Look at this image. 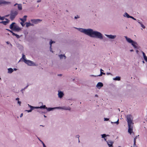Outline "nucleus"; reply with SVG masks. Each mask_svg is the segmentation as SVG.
I'll return each mask as SVG.
<instances>
[{
  "label": "nucleus",
  "instance_id": "nucleus-63",
  "mask_svg": "<svg viewBox=\"0 0 147 147\" xmlns=\"http://www.w3.org/2000/svg\"><path fill=\"white\" fill-rule=\"evenodd\" d=\"M58 76H62V74H58Z\"/></svg>",
  "mask_w": 147,
  "mask_h": 147
},
{
  "label": "nucleus",
  "instance_id": "nucleus-49",
  "mask_svg": "<svg viewBox=\"0 0 147 147\" xmlns=\"http://www.w3.org/2000/svg\"><path fill=\"white\" fill-rule=\"evenodd\" d=\"M18 104H19L20 105L21 102H20V101H18Z\"/></svg>",
  "mask_w": 147,
  "mask_h": 147
},
{
  "label": "nucleus",
  "instance_id": "nucleus-58",
  "mask_svg": "<svg viewBox=\"0 0 147 147\" xmlns=\"http://www.w3.org/2000/svg\"><path fill=\"white\" fill-rule=\"evenodd\" d=\"M41 1L40 0H38L37 1V2L38 3H39V2H40Z\"/></svg>",
  "mask_w": 147,
  "mask_h": 147
},
{
  "label": "nucleus",
  "instance_id": "nucleus-51",
  "mask_svg": "<svg viewBox=\"0 0 147 147\" xmlns=\"http://www.w3.org/2000/svg\"><path fill=\"white\" fill-rule=\"evenodd\" d=\"M136 143H134L133 146L134 147H135L136 146Z\"/></svg>",
  "mask_w": 147,
  "mask_h": 147
},
{
  "label": "nucleus",
  "instance_id": "nucleus-61",
  "mask_svg": "<svg viewBox=\"0 0 147 147\" xmlns=\"http://www.w3.org/2000/svg\"><path fill=\"white\" fill-rule=\"evenodd\" d=\"M42 144H43V146H44L45 145V144L43 142H42Z\"/></svg>",
  "mask_w": 147,
  "mask_h": 147
},
{
  "label": "nucleus",
  "instance_id": "nucleus-4",
  "mask_svg": "<svg viewBox=\"0 0 147 147\" xmlns=\"http://www.w3.org/2000/svg\"><path fill=\"white\" fill-rule=\"evenodd\" d=\"M18 14V12L17 11L12 10L11 11L10 14L7 15L6 17L10 16V18L12 21L15 18Z\"/></svg>",
  "mask_w": 147,
  "mask_h": 147
},
{
  "label": "nucleus",
  "instance_id": "nucleus-27",
  "mask_svg": "<svg viewBox=\"0 0 147 147\" xmlns=\"http://www.w3.org/2000/svg\"><path fill=\"white\" fill-rule=\"evenodd\" d=\"M119 119H118L117 121L115 122H113L111 121V123H116L117 125H118L119 123Z\"/></svg>",
  "mask_w": 147,
  "mask_h": 147
},
{
  "label": "nucleus",
  "instance_id": "nucleus-56",
  "mask_svg": "<svg viewBox=\"0 0 147 147\" xmlns=\"http://www.w3.org/2000/svg\"><path fill=\"white\" fill-rule=\"evenodd\" d=\"M95 97H98V95L97 94L95 95Z\"/></svg>",
  "mask_w": 147,
  "mask_h": 147
},
{
  "label": "nucleus",
  "instance_id": "nucleus-10",
  "mask_svg": "<svg viewBox=\"0 0 147 147\" xmlns=\"http://www.w3.org/2000/svg\"><path fill=\"white\" fill-rule=\"evenodd\" d=\"M28 106L30 108V110H26V111H27L28 112H31L32 111V110H33L35 109H36V107H34L32 106L29 104H28Z\"/></svg>",
  "mask_w": 147,
  "mask_h": 147
},
{
  "label": "nucleus",
  "instance_id": "nucleus-39",
  "mask_svg": "<svg viewBox=\"0 0 147 147\" xmlns=\"http://www.w3.org/2000/svg\"><path fill=\"white\" fill-rule=\"evenodd\" d=\"M130 18H131L134 20H136V18H134V17H133L132 16H130Z\"/></svg>",
  "mask_w": 147,
  "mask_h": 147
},
{
  "label": "nucleus",
  "instance_id": "nucleus-32",
  "mask_svg": "<svg viewBox=\"0 0 147 147\" xmlns=\"http://www.w3.org/2000/svg\"><path fill=\"white\" fill-rule=\"evenodd\" d=\"M141 27L143 29H144L145 28V26L142 24V22L140 24Z\"/></svg>",
  "mask_w": 147,
  "mask_h": 147
},
{
  "label": "nucleus",
  "instance_id": "nucleus-33",
  "mask_svg": "<svg viewBox=\"0 0 147 147\" xmlns=\"http://www.w3.org/2000/svg\"><path fill=\"white\" fill-rule=\"evenodd\" d=\"M22 58L23 59H24V60H26V57H25V55H24L23 54L22 55Z\"/></svg>",
  "mask_w": 147,
  "mask_h": 147
},
{
  "label": "nucleus",
  "instance_id": "nucleus-19",
  "mask_svg": "<svg viewBox=\"0 0 147 147\" xmlns=\"http://www.w3.org/2000/svg\"><path fill=\"white\" fill-rule=\"evenodd\" d=\"M26 27H28L30 26H33L34 25L30 23V22H26Z\"/></svg>",
  "mask_w": 147,
  "mask_h": 147
},
{
  "label": "nucleus",
  "instance_id": "nucleus-2",
  "mask_svg": "<svg viewBox=\"0 0 147 147\" xmlns=\"http://www.w3.org/2000/svg\"><path fill=\"white\" fill-rule=\"evenodd\" d=\"M127 119L128 126V132L131 134L132 132L133 129V117L130 115H128L127 116Z\"/></svg>",
  "mask_w": 147,
  "mask_h": 147
},
{
  "label": "nucleus",
  "instance_id": "nucleus-17",
  "mask_svg": "<svg viewBox=\"0 0 147 147\" xmlns=\"http://www.w3.org/2000/svg\"><path fill=\"white\" fill-rule=\"evenodd\" d=\"M15 24H16V23L15 22H13L10 25L9 28L11 29H13L14 28V26L16 25H15Z\"/></svg>",
  "mask_w": 147,
  "mask_h": 147
},
{
  "label": "nucleus",
  "instance_id": "nucleus-60",
  "mask_svg": "<svg viewBox=\"0 0 147 147\" xmlns=\"http://www.w3.org/2000/svg\"><path fill=\"white\" fill-rule=\"evenodd\" d=\"M42 144H43V146H44L45 145V144L43 142H42Z\"/></svg>",
  "mask_w": 147,
  "mask_h": 147
},
{
  "label": "nucleus",
  "instance_id": "nucleus-7",
  "mask_svg": "<svg viewBox=\"0 0 147 147\" xmlns=\"http://www.w3.org/2000/svg\"><path fill=\"white\" fill-rule=\"evenodd\" d=\"M42 21V20L39 19H31V22L34 24H37L38 23Z\"/></svg>",
  "mask_w": 147,
  "mask_h": 147
},
{
  "label": "nucleus",
  "instance_id": "nucleus-50",
  "mask_svg": "<svg viewBox=\"0 0 147 147\" xmlns=\"http://www.w3.org/2000/svg\"><path fill=\"white\" fill-rule=\"evenodd\" d=\"M16 100L19 101V98H16Z\"/></svg>",
  "mask_w": 147,
  "mask_h": 147
},
{
  "label": "nucleus",
  "instance_id": "nucleus-47",
  "mask_svg": "<svg viewBox=\"0 0 147 147\" xmlns=\"http://www.w3.org/2000/svg\"><path fill=\"white\" fill-rule=\"evenodd\" d=\"M136 52L137 54H138L139 51L138 50H137L136 51Z\"/></svg>",
  "mask_w": 147,
  "mask_h": 147
},
{
  "label": "nucleus",
  "instance_id": "nucleus-21",
  "mask_svg": "<svg viewBox=\"0 0 147 147\" xmlns=\"http://www.w3.org/2000/svg\"><path fill=\"white\" fill-rule=\"evenodd\" d=\"M113 80H114L119 81L121 80V78L119 76H116L115 78H113Z\"/></svg>",
  "mask_w": 147,
  "mask_h": 147
},
{
  "label": "nucleus",
  "instance_id": "nucleus-1",
  "mask_svg": "<svg viewBox=\"0 0 147 147\" xmlns=\"http://www.w3.org/2000/svg\"><path fill=\"white\" fill-rule=\"evenodd\" d=\"M81 32L83 33L90 37L102 39L103 38L102 34L100 32L94 30L91 28L85 29L81 28H75Z\"/></svg>",
  "mask_w": 147,
  "mask_h": 147
},
{
  "label": "nucleus",
  "instance_id": "nucleus-38",
  "mask_svg": "<svg viewBox=\"0 0 147 147\" xmlns=\"http://www.w3.org/2000/svg\"><path fill=\"white\" fill-rule=\"evenodd\" d=\"M15 36L18 38H20V36L19 35H18V34H16V36Z\"/></svg>",
  "mask_w": 147,
  "mask_h": 147
},
{
  "label": "nucleus",
  "instance_id": "nucleus-16",
  "mask_svg": "<svg viewBox=\"0 0 147 147\" xmlns=\"http://www.w3.org/2000/svg\"><path fill=\"white\" fill-rule=\"evenodd\" d=\"M142 53L144 59L145 61L147 63V57L146 56L145 53L142 51H141Z\"/></svg>",
  "mask_w": 147,
  "mask_h": 147
},
{
  "label": "nucleus",
  "instance_id": "nucleus-48",
  "mask_svg": "<svg viewBox=\"0 0 147 147\" xmlns=\"http://www.w3.org/2000/svg\"><path fill=\"white\" fill-rule=\"evenodd\" d=\"M6 30H7L9 31H10L11 32V31H11V30H10L8 29H6Z\"/></svg>",
  "mask_w": 147,
  "mask_h": 147
},
{
  "label": "nucleus",
  "instance_id": "nucleus-35",
  "mask_svg": "<svg viewBox=\"0 0 147 147\" xmlns=\"http://www.w3.org/2000/svg\"><path fill=\"white\" fill-rule=\"evenodd\" d=\"M71 109V108L69 107H67L66 108L65 107V110H70Z\"/></svg>",
  "mask_w": 147,
  "mask_h": 147
},
{
  "label": "nucleus",
  "instance_id": "nucleus-31",
  "mask_svg": "<svg viewBox=\"0 0 147 147\" xmlns=\"http://www.w3.org/2000/svg\"><path fill=\"white\" fill-rule=\"evenodd\" d=\"M55 43V42L53 41H52V40H51L50 42V45H52V43Z\"/></svg>",
  "mask_w": 147,
  "mask_h": 147
},
{
  "label": "nucleus",
  "instance_id": "nucleus-52",
  "mask_svg": "<svg viewBox=\"0 0 147 147\" xmlns=\"http://www.w3.org/2000/svg\"><path fill=\"white\" fill-rule=\"evenodd\" d=\"M134 143H136V140H135V139H134Z\"/></svg>",
  "mask_w": 147,
  "mask_h": 147
},
{
  "label": "nucleus",
  "instance_id": "nucleus-29",
  "mask_svg": "<svg viewBox=\"0 0 147 147\" xmlns=\"http://www.w3.org/2000/svg\"><path fill=\"white\" fill-rule=\"evenodd\" d=\"M28 85L27 86H26V87H25L24 88L22 89L21 91L22 92V93L23 94V91L25 89L27 88L28 87Z\"/></svg>",
  "mask_w": 147,
  "mask_h": 147
},
{
  "label": "nucleus",
  "instance_id": "nucleus-8",
  "mask_svg": "<svg viewBox=\"0 0 147 147\" xmlns=\"http://www.w3.org/2000/svg\"><path fill=\"white\" fill-rule=\"evenodd\" d=\"M107 143L109 147H113L114 142L111 140H108L107 142Z\"/></svg>",
  "mask_w": 147,
  "mask_h": 147
},
{
  "label": "nucleus",
  "instance_id": "nucleus-36",
  "mask_svg": "<svg viewBox=\"0 0 147 147\" xmlns=\"http://www.w3.org/2000/svg\"><path fill=\"white\" fill-rule=\"evenodd\" d=\"M50 51L52 53H53V51L52 50V45H50Z\"/></svg>",
  "mask_w": 147,
  "mask_h": 147
},
{
  "label": "nucleus",
  "instance_id": "nucleus-43",
  "mask_svg": "<svg viewBox=\"0 0 147 147\" xmlns=\"http://www.w3.org/2000/svg\"><path fill=\"white\" fill-rule=\"evenodd\" d=\"M137 22L139 23V24H140L141 23H142V22H140L139 20H137Z\"/></svg>",
  "mask_w": 147,
  "mask_h": 147
},
{
  "label": "nucleus",
  "instance_id": "nucleus-30",
  "mask_svg": "<svg viewBox=\"0 0 147 147\" xmlns=\"http://www.w3.org/2000/svg\"><path fill=\"white\" fill-rule=\"evenodd\" d=\"M101 136L102 138H106L107 137L106 135L105 134H102V135H101Z\"/></svg>",
  "mask_w": 147,
  "mask_h": 147
},
{
  "label": "nucleus",
  "instance_id": "nucleus-18",
  "mask_svg": "<svg viewBox=\"0 0 147 147\" xmlns=\"http://www.w3.org/2000/svg\"><path fill=\"white\" fill-rule=\"evenodd\" d=\"M123 17H126L127 18H129L130 17V16L128 13H127L126 12H125L124 14H123Z\"/></svg>",
  "mask_w": 147,
  "mask_h": 147
},
{
  "label": "nucleus",
  "instance_id": "nucleus-13",
  "mask_svg": "<svg viewBox=\"0 0 147 147\" xmlns=\"http://www.w3.org/2000/svg\"><path fill=\"white\" fill-rule=\"evenodd\" d=\"M58 95L59 97L60 98H62L64 95L63 92L59 91H58Z\"/></svg>",
  "mask_w": 147,
  "mask_h": 147
},
{
  "label": "nucleus",
  "instance_id": "nucleus-55",
  "mask_svg": "<svg viewBox=\"0 0 147 147\" xmlns=\"http://www.w3.org/2000/svg\"><path fill=\"white\" fill-rule=\"evenodd\" d=\"M91 76H93V77H96V76H94V75H91Z\"/></svg>",
  "mask_w": 147,
  "mask_h": 147
},
{
  "label": "nucleus",
  "instance_id": "nucleus-11",
  "mask_svg": "<svg viewBox=\"0 0 147 147\" xmlns=\"http://www.w3.org/2000/svg\"><path fill=\"white\" fill-rule=\"evenodd\" d=\"M103 84L101 82H99L96 85V87L100 89V88L103 86Z\"/></svg>",
  "mask_w": 147,
  "mask_h": 147
},
{
  "label": "nucleus",
  "instance_id": "nucleus-40",
  "mask_svg": "<svg viewBox=\"0 0 147 147\" xmlns=\"http://www.w3.org/2000/svg\"><path fill=\"white\" fill-rule=\"evenodd\" d=\"M104 119L105 121H108L109 119V118H105Z\"/></svg>",
  "mask_w": 147,
  "mask_h": 147
},
{
  "label": "nucleus",
  "instance_id": "nucleus-24",
  "mask_svg": "<svg viewBox=\"0 0 147 147\" xmlns=\"http://www.w3.org/2000/svg\"><path fill=\"white\" fill-rule=\"evenodd\" d=\"M18 8L19 10H21L22 9V5L21 4H18Z\"/></svg>",
  "mask_w": 147,
  "mask_h": 147
},
{
  "label": "nucleus",
  "instance_id": "nucleus-62",
  "mask_svg": "<svg viewBox=\"0 0 147 147\" xmlns=\"http://www.w3.org/2000/svg\"><path fill=\"white\" fill-rule=\"evenodd\" d=\"M18 4V3H16L14 5V6H15L16 5Z\"/></svg>",
  "mask_w": 147,
  "mask_h": 147
},
{
  "label": "nucleus",
  "instance_id": "nucleus-9",
  "mask_svg": "<svg viewBox=\"0 0 147 147\" xmlns=\"http://www.w3.org/2000/svg\"><path fill=\"white\" fill-rule=\"evenodd\" d=\"M13 30H14L18 32L21 30V29L18 26L16 25L14 26V28Z\"/></svg>",
  "mask_w": 147,
  "mask_h": 147
},
{
  "label": "nucleus",
  "instance_id": "nucleus-23",
  "mask_svg": "<svg viewBox=\"0 0 147 147\" xmlns=\"http://www.w3.org/2000/svg\"><path fill=\"white\" fill-rule=\"evenodd\" d=\"M100 75H98V76H101L102 75V74H103V75H105V73H104V72H103L102 71H103V70L102 69H100Z\"/></svg>",
  "mask_w": 147,
  "mask_h": 147
},
{
  "label": "nucleus",
  "instance_id": "nucleus-20",
  "mask_svg": "<svg viewBox=\"0 0 147 147\" xmlns=\"http://www.w3.org/2000/svg\"><path fill=\"white\" fill-rule=\"evenodd\" d=\"M36 109H46L47 107H46V106L45 105H42V106H41L40 107H36Z\"/></svg>",
  "mask_w": 147,
  "mask_h": 147
},
{
  "label": "nucleus",
  "instance_id": "nucleus-45",
  "mask_svg": "<svg viewBox=\"0 0 147 147\" xmlns=\"http://www.w3.org/2000/svg\"><path fill=\"white\" fill-rule=\"evenodd\" d=\"M139 136V135H138V136H136V137L134 138V139H135V140H136V139H137V138H138V136Z\"/></svg>",
  "mask_w": 147,
  "mask_h": 147
},
{
  "label": "nucleus",
  "instance_id": "nucleus-44",
  "mask_svg": "<svg viewBox=\"0 0 147 147\" xmlns=\"http://www.w3.org/2000/svg\"><path fill=\"white\" fill-rule=\"evenodd\" d=\"M104 140L107 143V138H104Z\"/></svg>",
  "mask_w": 147,
  "mask_h": 147
},
{
  "label": "nucleus",
  "instance_id": "nucleus-59",
  "mask_svg": "<svg viewBox=\"0 0 147 147\" xmlns=\"http://www.w3.org/2000/svg\"><path fill=\"white\" fill-rule=\"evenodd\" d=\"M130 51L131 52H133L134 51V50L133 49H131V50H130Z\"/></svg>",
  "mask_w": 147,
  "mask_h": 147
},
{
  "label": "nucleus",
  "instance_id": "nucleus-34",
  "mask_svg": "<svg viewBox=\"0 0 147 147\" xmlns=\"http://www.w3.org/2000/svg\"><path fill=\"white\" fill-rule=\"evenodd\" d=\"M80 18V16H79L77 15L76 16H75L74 17V18L76 19L79 18Z\"/></svg>",
  "mask_w": 147,
  "mask_h": 147
},
{
  "label": "nucleus",
  "instance_id": "nucleus-41",
  "mask_svg": "<svg viewBox=\"0 0 147 147\" xmlns=\"http://www.w3.org/2000/svg\"><path fill=\"white\" fill-rule=\"evenodd\" d=\"M4 19V18L3 17H1L0 16V20H3Z\"/></svg>",
  "mask_w": 147,
  "mask_h": 147
},
{
  "label": "nucleus",
  "instance_id": "nucleus-12",
  "mask_svg": "<svg viewBox=\"0 0 147 147\" xmlns=\"http://www.w3.org/2000/svg\"><path fill=\"white\" fill-rule=\"evenodd\" d=\"M10 2L8 1H6L4 0H0V5L1 4H10Z\"/></svg>",
  "mask_w": 147,
  "mask_h": 147
},
{
  "label": "nucleus",
  "instance_id": "nucleus-5",
  "mask_svg": "<svg viewBox=\"0 0 147 147\" xmlns=\"http://www.w3.org/2000/svg\"><path fill=\"white\" fill-rule=\"evenodd\" d=\"M24 62L29 65L31 66L34 65V62H33L32 61L30 60H24Z\"/></svg>",
  "mask_w": 147,
  "mask_h": 147
},
{
  "label": "nucleus",
  "instance_id": "nucleus-57",
  "mask_svg": "<svg viewBox=\"0 0 147 147\" xmlns=\"http://www.w3.org/2000/svg\"><path fill=\"white\" fill-rule=\"evenodd\" d=\"M14 71H16L17 70V69L16 68H14L13 70Z\"/></svg>",
  "mask_w": 147,
  "mask_h": 147
},
{
  "label": "nucleus",
  "instance_id": "nucleus-28",
  "mask_svg": "<svg viewBox=\"0 0 147 147\" xmlns=\"http://www.w3.org/2000/svg\"><path fill=\"white\" fill-rule=\"evenodd\" d=\"M59 57L60 59H61L63 58V57H64V55H59Z\"/></svg>",
  "mask_w": 147,
  "mask_h": 147
},
{
  "label": "nucleus",
  "instance_id": "nucleus-37",
  "mask_svg": "<svg viewBox=\"0 0 147 147\" xmlns=\"http://www.w3.org/2000/svg\"><path fill=\"white\" fill-rule=\"evenodd\" d=\"M24 22H22H22H20V24H21L22 25V26L23 27V26H24Z\"/></svg>",
  "mask_w": 147,
  "mask_h": 147
},
{
  "label": "nucleus",
  "instance_id": "nucleus-22",
  "mask_svg": "<svg viewBox=\"0 0 147 147\" xmlns=\"http://www.w3.org/2000/svg\"><path fill=\"white\" fill-rule=\"evenodd\" d=\"M8 73L9 74L11 73L13 71V69L11 68H9L8 69Z\"/></svg>",
  "mask_w": 147,
  "mask_h": 147
},
{
  "label": "nucleus",
  "instance_id": "nucleus-54",
  "mask_svg": "<svg viewBox=\"0 0 147 147\" xmlns=\"http://www.w3.org/2000/svg\"><path fill=\"white\" fill-rule=\"evenodd\" d=\"M40 141L42 143V142H43L42 141L40 140L39 138H38Z\"/></svg>",
  "mask_w": 147,
  "mask_h": 147
},
{
  "label": "nucleus",
  "instance_id": "nucleus-25",
  "mask_svg": "<svg viewBox=\"0 0 147 147\" xmlns=\"http://www.w3.org/2000/svg\"><path fill=\"white\" fill-rule=\"evenodd\" d=\"M55 109H59L61 110H64V107H58L54 108Z\"/></svg>",
  "mask_w": 147,
  "mask_h": 147
},
{
  "label": "nucleus",
  "instance_id": "nucleus-3",
  "mask_svg": "<svg viewBox=\"0 0 147 147\" xmlns=\"http://www.w3.org/2000/svg\"><path fill=\"white\" fill-rule=\"evenodd\" d=\"M126 41L129 43H131V45L134 47L135 49H138V44L137 42L131 40V38L127 37V36H125Z\"/></svg>",
  "mask_w": 147,
  "mask_h": 147
},
{
  "label": "nucleus",
  "instance_id": "nucleus-46",
  "mask_svg": "<svg viewBox=\"0 0 147 147\" xmlns=\"http://www.w3.org/2000/svg\"><path fill=\"white\" fill-rule=\"evenodd\" d=\"M107 75H111V73H107Z\"/></svg>",
  "mask_w": 147,
  "mask_h": 147
},
{
  "label": "nucleus",
  "instance_id": "nucleus-42",
  "mask_svg": "<svg viewBox=\"0 0 147 147\" xmlns=\"http://www.w3.org/2000/svg\"><path fill=\"white\" fill-rule=\"evenodd\" d=\"M11 33H12V35L14 36H15L16 35V34H15L14 32H13L12 31H11Z\"/></svg>",
  "mask_w": 147,
  "mask_h": 147
},
{
  "label": "nucleus",
  "instance_id": "nucleus-53",
  "mask_svg": "<svg viewBox=\"0 0 147 147\" xmlns=\"http://www.w3.org/2000/svg\"><path fill=\"white\" fill-rule=\"evenodd\" d=\"M22 116H23V114H22H22H21V115H20V117H22Z\"/></svg>",
  "mask_w": 147,
  "mask_h": 147
},
{
  "label": "nucleus",
  "instance_id": "nucleus-6",
  "mask_svg": "<svg viewBox=\"0 0 147 147\" xmlns=\"http://www.w3.org/2000/svg\"><path fill=\"white\" fill-rule=\"evenodd\" d=\"M105 35L108 38L111 39H114L116 37V35H113L111 34L108 35L105 34Z\"/></svg>",
  "mask_w": 147,
  "mask_h": 147
},
{
  "label": "nucleus",
  "instance_id": "nucleus-15",
  "mask_svg": "<svg viewBox=\"0 0 147 147\" xmlns=\"http://www.w3.org/2000/svg\"><path fill=\"white\" fill-rule=\"evenodd\" d=\"M27 16H24L23 17V18H20V20H21L22 22H24L26 21V18Z\"/></svg>",
  "mask_w": 147,
  "mask_h": 147
},
{
  "label": "nucleus",
  "instance_id": "nucleus-26",
  "mask_svg": "<svg viewBox=\"0 0 147 147\" xmlns=\"http://www.w3.org/2000/svg\"><path fill=\"white\" fill-rule=\"evenodd\" d=\"M54 109H55L54 108H47V107L46 109L48 111H51L52 110Z\"/></svg>",
  "mask_w": 147,
  "mask_h": 147
},
{
  "label": "nucleus",
  "instance_id": "nucleus-64",
  "mask_svg": "<svg viewBox=\"0 0 147 147\" xmlns=\"http://www.w3.org/2000/svg\"><path fill=\"white\" fill-rule=\"evenodd\" d=\"M6 42V43H7V44H9V42Z\"/></svg>",
  "mask_w": 147,
  "mask_h": 147
},
{
  "label": "nucleus",
  "instance_id": "nucleus-14",
  "mask_svg": "<svg viewBox=\"0 0 147 147\" xmlns=\"http://www.w3.org/2000/svg\"><path fill=\"white\" fill-rule=\"evenodd\" d=\"M5 20H6V21H2L0 22V23L3 24L4 25H6L9 22V20L7 19H5Z\"/></svg>",
  "mask_w": 147,
  "mask_h": 147
}]
</instances>
